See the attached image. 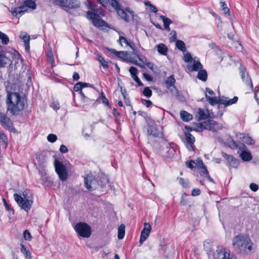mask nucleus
Returning a JSON list of instances; mask_svg holds the SVG:
<instances>
[{
	"label": "nucleus",
	"mask_w": 259,
	"mask_h": 259,
	"mask_svg": "<svg viewBox=\"0 0 259 259\" xmlns=\"http://www.w3.org/2000/svg\"><path fill=\"white\" fill-rule=\"evenodd\" d=\"M7 111H10L13 115L19 114L25 106L24 99L19 93H11L7 95Z\"/></svg>",
	"instance_id": "nucleus-1"
},
{
	"label": "nucleus",
	"mask_w": 259,
	"mask_h": 259,
	"mask_svg": "<svg viewBox=\"0 0 259 259\" xmlns=\"http://www.w3.org/2000/svg\"><path fill=\"white\" fill-rule=\"evenodd\" d=\"M233 246L235 251L239 253H248L252 249V242L250 238L241 234L233 238Z\"/></svg>",
	"instance_id": "nucleus-2"
},
{
	"label": "nucleus",
	"mask_w": 259,
	"mask_h": 259,
	"mask_svg": "<svg viewBox=\"0 0 259 259\" xmlns=\"http://www.w3.org/2000/svg\"><path fill=\"white\" fill-rule=\"evenodd\" d=\"M110 5L116 11L120 17L126 22H128L131 19L134 17V12L129 8L124 10L122 9L121 6L117 0H107Z\"/></svg>",
	"instance_id": "nucleus-3"
},
{
	"label": "nucleus",
	"mask_w": 259,
	"mask_h": 259,
	"mask_svg": "<svg viewBox=\"0 0 259 259\" xmlns=\"http://www.w3.org/2000/svg\"><path fill=\"white\" fill-rule=\"evenodd\" d=\"M205 97L207 100L211 105H213L219 103V104H223L225 107L236 103L238 99V97L236 96L234 97V98L231 99L228 97H222L218 101L216 97H209L207 96L206 94H205Z\"/></svg>",
	"instance_id": "nucleus-4"
},
{
	"label": "nucleus",
	"mask_w": 259,
	"mask_h": 259,
	"mask_svg": "<svg viewBox=\"0 0 259 259\" xmlns=\"http://www.w3.org/2000/svg\"><path fill=\"white\" fill-rule=\"evenodd\" d=\"M27 8H31L33 10L36 8L35 1L34 0H25L22 6L19 7L11 10L12 15L14 17H18V15H20L24 14V13L27 10Z\"/></svg>",
	"instance_id": "nucleus-5"
},
{
	"label": "nucleus",
	"mask_w": 259,
	"mask_h": 259,
	"mask_svg": "<svg viewBox=\"0 0 259 259\" xmlns=\"http://www.w3.org/2000/svg\"><path fill=\"white\" fill-rule=\"evenodd\" d=\"M74 229L77 234L83 238H89L92 234L91 227L84 223H78L75 227Z\"/></svg>",
	"instance_id": "nucleus-6"
},
{
	"label": "nucleus",
	"mask_w": 259,
	"mask_h": 259,
	"mask_svg": "<svg viewBox=\"0 0 259 259\" xmlns=\"http://www.w3.org/2000/svg\"><path fill=\"white\" fill-rule=\"evenodd\" d=\"M24 198L17 193L14 194V198L20 207L26 212L31 208L32 201L27 198L25 194H23Z\"/></svg>",
	"instance_id": "nucleus-7"
},
{
	"label": "nucleus",
	"mask_w": 259,
	"mask_h": 259,
	"mask_svg": "<svg viewBox=\"0 0 259 259\" xmlns=\"http://www.w3.org/2000/svg\"><path fill=\"white\" fill-rule=\"evenodd\" d=\"M232 146L236 148H238L241 150V153L240 154L241 158L244 161H248L251 160L252 155L251 153L247 151H245L246 146L243 143L238 144L237 142L234 140H232Z\"/></svg>",
	"instance_id": "nucleus-8"
},
{
	"label": "nucleus",
	"mask_w": 259,
	"mask_h": 259,
	"mask_svg": "<svg viewBox=\"0 0 259 259\" xmlns=\"http://www.w3.org/2000/svg\"><path fill=\"white\" fill-rule=\"evenodd\" d=\"M55 170L60 179L62 181L67 180L68 174L65 166L60 161L56 159L54 162Z\"/></svg>",
	"instance_id": "nucleus-9"
},
{
	"label": "nucleus",
	"mask_w": 259,
	"mask_h": 259,
	"mask_svg": "<svg viewBox=\"0 0 259 259\" xmlns=\"http://www.w3.org/2000/svg\"><path fill=\"white\" fill-rule=\"evenodd\" d=\"M87 17L92 21L96 27H100L106 26L107 23L100 18L99 15L93 12H87Z\"/></svg>",
	"instance_id": "nucleus-10"
},
{
	"label": "nucleus",
	"mask_w": 259,
	"mask_h": 259,
	"mask_svg": "<svg viewBox=\"0 0 259 259\" xmlns=\"http://www.w3.org/2000/svg\"><path fill=\"white\" fill-rule=\"evenodd\" d=\"M239 71L242 81L245 83V84L247 86H249V88L251 90H252L253 84L252 82L251 79L249 77L246 68L241 64H240Z\"/></svg>",
	"instance_id": "nucleus-11"
},
{
	"label": "nucleus",
	"mask_w": 259,
	"mask_h": 259,
	"mask_svg": "<svg viewBox=\"0 0 259 259\" xmlns=\"http://www.w3.org/2000/svg\"><path fill=\"white\" fill-rule=\"evenodd\" d=\"M84 181L85 188L90 191L94 190L98 187V183L95 177L92 175H87Z\"/></svg>",
	"instance_id": "nucleus-12"
},
{
	"label": "nucleus",
	"mask_w": 259,
	"mask_h": 259,
	"mask_svg": "<svg viewBox=\"0 0 259 259\" xmlns=\"http://www.w3.org/2000/svg\"><path fill=\"white\" fill-rule=\"evenodd\" d=\"M222 155L223 157L227 161V165L233 168H237L239 165V160L235 158L233 155L228 154L225 152H222Z\"/></svg>",
	"instance_id": "nucleus-13"
},
{
	"label": "nucleus",
	"mask_w": 259,
	"mask_h": 259,
	"mask_svg": "<svg viewBox=\"0 0 259 259\" xmlns=\"http://www.w3.org/2000/svg\"><path fill=\"white\" fill-rule=\"evenodd\" d=\"M151 231V226L148 223H145L144 226L141 233L140 243L142 244L148 238Z\"/></svg>",
	"instance_id": "nucleus-14"
},
{
	"label": "nucleus",
	"mask_w": 259,
	"mask_h": 259,
	"mask_svg": "<svg viewBox=\"0 0 259 259\" xmlns=\"http://www.w3.org/2000/svg\"><path fill=\"white\" fill-rule=\"evenodd\" d=\"M80 6V3L78 0H64L62 8L68 9H78Z\"/></svg>",
	"instance_id": "nucleus-15"
},
{
	"label": "nucleus",
	"mask_w": 259,
	"mask_h": 259,
	"mask_svg": "<svg viewBox=\"0 0 259 259\" xmlns=\"http://www.w3.org/2000/svg\"><path fill=\"white\" fill-rule=\"evenodd\" d=\"M147 123V135L148 136H152L154 137H158L159 136V132L155 126V122L151 120L150 121H148Z\"/></svg>",
	"instance_id": "nucleus-16"
},
{
	"label": "nucleus",
	"mask_w": 259,
	"mask_h": 259,
	"mask_svg": "<svg viewBox=\"0 0 259 259\" xmlns=\"http://www.w3.org/2000/svg\"><path fill=\"white\" fill-rule=\"evenodd\" d=\"M4 112L3 115H1V117L0 118V124L4 127L8 129H10L11 127H12V122L10 118L7 116V113Z\"/></svg>",
	"instance_id": "nucleus-17"
},
{
	"label": "nucleus",
	"mask_w": 259,
	"mask_h": 259,
	"mask_svg": "<svg viewBox=\"0 0 259 259\" xmlns=\"http://www.w3.org/2000/svg\"><path fill=\"white\" fill-rule=\"evenodd\" d=\"M228 250V249L223 247L217 248L213 254L214 259H223Z\"/></svg>",
	"instance_id": "nucleus-18"
},
{
	"label": "nucleus",
	"mask_w": 259,
	"mask_h": 259,
	"mask_svg": "<svg viewBox=\"0 0 259 259\" xmlns=\"http://www.w3.org/2000/svg\"><path fill=\"white\" fill-rule=\"evenodd\" d=\"M20 37L23 40L25 44V50L29 51L30 49L29 40L30 36L25 32H21L20 34Z\"/></svg>",
	"instance_id": "nucleus-19"
},
{
	"label": "nucleus",
	"mask_w": 259,
	"mask_h": 259,
	"mask_svg": "<svg viewBox=\"0 0 259 259\" xmlns=\"http://www.w3.org/2000/svg\"><path fill=\"white\" fill-rule=\"evenodd\" d=\"M10 60L6 56V53L0 52V68H4L9 63Z\"/></svg>",
	"instance_id": "nucleus-20"
},
{
	"label": "nucleus",
	"mask_w": 259,
	"mask_h": 259,
	"mask_svg": "<svg viewBox=\"0 0 259 259\" xmlns=\"http://www.w3.org/2000/svg\"><path fill=\"white\" fill-rule=\"evenodd\" d=\"M21 252L25 256V259H31L32 255L29 249L27 246L24 245L23 243L20 244Z\"/></svg>",
	"instance_id": "nucleus-21"
},
{
	"label": "nucleus",
	"mask_w": 259,
	"mask_h": 259,
	"mask_svg": "<svg viewBox=\"0 0 259 259\" xmlns=\"http://www.w3.org/2000/svg\"><path fill=\"white\" fill-rule=\"evenodd\" d=\"M203 68V66L199 61L194 60L193 65L189 67V69L191 71H197Z\"/></svg>",
	"instance_id": "nucleus-22"
},
{
	"label": "nucleus",
	"mask_w": 259,
	"mask_h": 259,
	"mask_svg": "<svg viewBox=\"0 0 259 259\" xmlns=\"http://www.w3.org/2000/svg\"><path fill=\"white\" fill-rule=\"evenodd\" d=\"M37 160L38 167H46L47 159L45 155L43 154L39 155L37 157Z\"/></svg>",
	"instance_id": "nucleus-23"
},
{
	"label": "nucleus",
	"mask_w": 259,
	"mask_h": 259,
	"mask_svg": "<svg viewBox=\"0 0 259 259\" xmlns=\"http://www.w3.org/2000/svg\"><path fill=\"white\" fill-rule=\"evenodd\" d=\"M158 52L162 55H166L168 49L164 44H160L156 46Z\"/></svg>",
	"instance_id": "nucleus-24"
},
{
	"label": "nucleus",
	"mask_w": 259,
	"mask_h": 259,
	"mask_svg": "<svg viewBox=\"0 0 259 259\" xmlns=\"http://www.w3.org/2000/svg\"><path fill=\"white\" fill-rule=\"evenodd\" d=\"M111 52L116 55L117 57L122 59H127V53L125 51H117L114 49H111Z\"/></svg>",
	"instance_id": "nucleus-25"
},
{
	"label": "nucleus",
	"mask_w": 259,
	"mask_h": 259,
	"mask_svg": "<svg viewBox=\"0 0 259 259\" xmlns=\"http://www.w3.org/2000/svg\"><path fill=\"white\" fill-rule=\"evenodd\" d=\"M240 136L239 138L246 144L251 145L254 143L253 140L248 135L246 134H240Z\"/></svg>",
	"instance_id": "nucleus-26"
},
{
	"label": "nucleus",
	"mask_w": 259,
	"mask_h": 259,
	"mask_svg": "<svg viewBox=\"0 0 259 259\" xmlns=\"http://www.w3.org/2000/svg\"><path fill=\"white\" fill-rule=\"evenodd\" d=\"M182 119L184 121H189L192 119V115L186 111H182L180 112Z\"/></svg>",
	"instance_id": "nucleus-27"
},
{
	"label": "nucleus",
	"mask_w": 259,
	"mask_h": 259,
	"mask_svg": "<svg viewBox=\"0 0 259 259\" xmlns=\"http://www.w3.org/2000/svg\"><path fill=\"white\" fill-rule=\"evenodd\" d=\"M160 18L163 21L164 28L168 31H169L170 28L169 26L172 23V21L170 19L166 18L163 15L160 16Z\"/></svg>",
	"instance_id": "nucleus-28"
},
{
	"label": "nucleus",
	"mask_w": 259,
	"mask_h": 259,
	"mask_svg": "<svg viewBox=\"0 0 259 259\" xmlns=\"http://www.w3.org/2000/svg\"><path fill=\"white\" fill-rule=\"evenodd\" d=\"M176 82V80L174 78V76L171 75L169 76L165 81L166 88L169 89L170 88L174 87V85Z\"/></svg>",
	"instance_id": "nucleus-29"
},
{
	"label": "nucleus",
	"mask_w": 259,
	"mask_h": 259,
	"mask_svg": "<svg viewBox=\"0 0 259 259\" xmlns=\"http://www.w3.org/2000/svg\"><path fill=\"white\" fill-rule=\"evenodd\" d=\"M8 145V139L4 133H0V146L6 148Z\"/></svg>",
	"instance_id": "nucleus-30"
},
{
	"label": "nucleus",
	"mask_w": 259,
	"mask_h": 259,
	"mask_svg": "<svg viewBox=\"0 0 259 259\" xmlns=\"http://www.w3.org/2000/svg\"><path fill=\"white\" fill-rule=\"evenodd\" d=\"M197 77L199 79L205 81L207 79V73L205 70L201 69L198 71Z\"/></svg>",
	"instance_id": "nucleus-31"
},
{
	"label": "nucleus",
	"mask_w": 259,
	"mask_h": 259,
	"mask_svg": "<svg viewBox=\"0 0 259 259\" xmlns=\"http://www.w3.org/2000/svg\"><path fill=\"white\" fill-rule=\"evenodd\" d=\"M124 42L126 44L127 46H130L131 48L134 51V44L131 41L128 40L125 37L120 36L119 38V42L120 44L121 45H122V42Z\"/></svg>",
	"instance_id": "nucleus-32"
},
{
	"label": "nucleus",
	"mask_w": 259,
	"mask_h": 259,
	"mask_svg": "<svg viewBox=\"0 0 259 259\" xmlns=\"http://www.w3.org/2000/svg\"><path fill=\"white\" fill-rule=\"evenodd\" d=\"M208 123L209 124V127L211 130L217 131L222 128V127H220L218 123L213 120H208Z\"/></svg>",
	"instance_id": "nucleus-33"
},
{
	"label": "nucleus",
	"mask_w": 259,
	"mask_h": 259,
	"mask_svg": "<svg viewBox=\"0 0 259 259\" xmlns=\"http://www.w3.org/2000/svg\"><path fill=\"white\" fill-rule=\"evenodd\" d=\"M125 235V226L123 224L120 225L118 228V238L122 239Z\"/></svg>",
	"instance_id": "nucleus-34"
},
{
	"label": "nucleus",
	"mask_w": 259,
	"mask_h": 259,
	"mask_svg": "<svg viewBox=\"0 0 259 259\" xmlns=\"http://www.w3.org/2000/svg\"><path fill=\"white\" fill-rule=\"evenodd\" d=\"M197 116L199 120L205 119L207 118L208 115L202 109L199 108L197 112Z\"/></svg>",
	"instance_id": "nucleus-35"
},
{
	"label": "nucleus",
	"mask_w": 259,
	"mask_h": 259,
	"mask_svg": "<svg viewBox=\"0 0 259 259\" xmlns=\"http://www.w3.org/2000/svg\"><path fill=\"white\" fill-rule=\"evenodd\" d=\"M176 47L177 48L182 52L186 51V46L184 42L181 40H177L176 41Z\"/></svg>",
	"instance_id": "nucleus-36"
},
{
	"label": "nucleus",
	"mask_w": 259,
	"mask_h": 259,
	"mask_svg": "<svg viewBox=\"0 0 259 259\" xmlns=\"http://www.w3.org/2000/svg\"><path fill=\"white\" fill-rule=\"evenodd\" d=\"M98 61L100 62V64L104 68H108V65L107 62L104 59V58L101 55H98Z\"/></svg>",
	"instance_id": "nucleus-37"
},
{
	"label": "nucleus",
	"mask_w": 259,
	"mask_h": 259,
	"mask_svg": "<svg viewBox=\"0 0 259 259\" xmlns=\"http://www.w3.org/2000/svg\"><path fill=\"white\" fill-rule=\"evenodd\" d=\"M0 39L2 40V44L4 45H7L9 42V38L8 36L3 32L0 31Z\"/></svg>",
	"instance_id": "nucleus-38"
},
{
	"label": "nucleus",
	"mask_w": 259,
	"mask_h": 259,
	"mask_svg": "<svg viewBox=\"0 0 259 259\" xmlns=\"http://www.w3.org/2000/svg\"><path fill=\"white\" fill-rule=\"evenodd\" d=\"M186 143H194L195 142L194 137L190 133H187L185 134Z\"/></svg>",
	"instance_id": "nucleus-39"
},
{
	"label": "nucleus",
	"mask_w": 259,
	"mask_h": 259,
	"mask_svg": "<svg viewBox=\"0 0 259 259\" xmlns=\"http://www.w3.org/2000/svg\"><path fill=\"white\" fill-rule=\"evenodd\" d=\"M45 168V167H38V169L39 170V174L41 176L42 180L45 179L47 180L48 178L47 177V173Z\"/></svg>",
	"instance_id": "nucleus-40"
},
{
	"label": "nucleus",
	"mask_w": 259,
	"mask_h": 259,
	"mask_svg": "<svg viewBox=\"0 0 259 259\" xmlns=\"http://www.w3.org/2000/svg\"><path fill=\"white\" fill-rule=\"evenodd\" d=\"M178 180L180 184H181L183 187H189L190 185L188 181H185V180L182 178H178Z\"/></svg>",
	"instance_id": "nucleus-41"
},
{
	"label": "nucleus",
	"mask_w": 259,
	"mask_h": 259,
	"mask_svg": "<svg viewBox=\"0 0 259 259\" xmlns=\"http://www.w3.org/2000/svg\"><path fill=\"white\" fill-rule=\"evenodd\" d=\"M152 91L148 88L146 87L144 88L143 94L147 98H150L152 96Z\"/></svg>",
	"instance_id": "nucleus-42"
},
{
	"label": "nucleus",
	"mask_w": 259,
	"mask_h": 259,
	"mask_svg": "<svg viewBox=\"0 0 259 259\" xmlns=\"http://www.w3.org/2000/svg\"><path fill=\"white\" fill-rule=\"evenodd\" d=\"M48 2L52 3V4L59 6L62 8L63 4H64V0H47Z\"/></svg>",
	"instance_id": "nucleus-43"
},
{
	"label": "nucleus",
	"mask_w": 259,
	"mask_h": 259,
	"mask_svg": "<svg viewBox=\"0 0 259 259\" xmlns=\"http://www.w3.org/2000/svg\"><path fill=\"white\" fill-rule=\"evenodd\" d=\"M47 140L48 141L51 143L56 142L57 140V137L56 135L50 134L47 137Z\"/></svg>",
	"instance_id": "nucleus-44"
},
{
	"label": "nucleus",
	"mask_w": 259,
	"mask_h": 259,
	"mask_svg": "<svg viewBox=\"0 0 259 259\" xmlns=\"http://www.w3.org/2000/svg\"><path fill=\"white\" fill-rule=\"evenodd\" d=\"M129 71L133 78L135 77V76H137L138 70L136 67L134 66L131 67L129 69Z\"/></svg>",
	"instance_id": "nucleus-45"
},
{
	"label": "nucleus",
	"mask_w": 259,
	"mask_h": 259,
	"mask_svg": "<svg viewBox=\"0 0 259 259\" xmlns=\"http://www.w3.org/2000/svg\"><path fill=\"white\" fill-rule=\"evenodd\" d=\"M88 130H91V127L90 126H87L85 127H84L82 130V133L83 134L84 137L86 139H88L91 135V133H89L87 132H86V131H87Z\"/></svg>",
	"instance_id": "nucleus-46"
},
{
	"label": "nucleus",
	"mask_w": 259,
	"mask_h": 259,
	"mask_svg": "<svg viewBox=\"0 0 259 259\" xmlns=\"http://www.w3.org/2000/svg\"><path fill=\"white\" fill-rule=\"evenodd\" d=\"M23 237H24V238L26 240H28V241H30L32 238V236L30 234V232L27 230H26L24 231Z\"/></svg>",
	"instance_id": "nucleus-47"
},
{
	"label": "nucleus",
	"mask_w": 259,
	"mask_h": 259,
	"mask_svg": "<svg viewBox=\"0 0 259 259\" xmlns=\"http://www.w3.org/2000/svg\"><path fill=\"white\" fill-rule=\"evenodd\" d=\"M221 5V7L222 8V10L223 11L224 14H230V10L227 7V5L225 4V2H221L220 3Z\"/></svg>",
	"instance_id": "nucleus-48"
},
{
	"label": "nucleus",
	"mask_w": 259,
	"mask_h": 259,
	"mask_svg": "<svg viewBox=\"0 0 259 259\" xmlns=\"http://www.w3.org/2000/svg\"><path fill=\"white\" fill-rule=\"evenodd\" d=\"M184 61L185 62H189L192 61V57L190 53H186L184 56Z\"/></svg>",
	"instance_id": "nucleus-49"
},
{
	"label": "nucleus",
	"mask_w": 259,
	"mask_h": 259,
	"mask_svg": "<svg viewBox=\"0 0 259 259\" xmlns=\"http://www.w3.org/2000/svg\"><path fill=\"white\" fill-rule=\"evenodd\" d=\"M194 164L195 165V167H197L199 169L204 166L202 160L200 158H198L195 161Z\"/></svg>",
	"instance_id": "nucleus-50"
},
{
	"label": "nucleus",
	"mask_w": 259,
	"mask_h": 259,
	"mask_svg": "<svg viewBox=\"0 0 259 259\" xmlns=\"http://www.w3.org/2000/svg\"><path fill=\"white\" fill-rule=\"evenodd\" d=\"M171 36L169 38L170 42H174L177 41V32L175 30H172L170 33Z\"/></svg>",
	"instance_id": "nucleus-51"
},
{
	"label": "nucleus",
	"mask_w": 259,
	"mask_h": 259,
	"mask_svg": "<svg viewBox=\"0 0 259 259\" xmlns=\"http://www.w3.org/2000/svg\"><path fill=\"white\" fill-rule=\"evenodd\" d=\"M139 61H138V64L137 65L142 67L144 68L145 66V62H146V60H144L143 59L141 58L139 56H137Z\"/></svg>",
	"instance_id": "nucleus-52"
},
{
	"label": "nucleus",
	"mask_w": 259,
	"mask_h": 259,
	"mask_svg": "<svg viewBox=\"0 0 259 259\" xmlns=\"http://www.w3.org/2000/svg\"><path fill=\"white\" fill-rule=\"evenodd\" d=\"M100 97H101L102 102L103 104H104L106 105H109V101H108V99L106 98L105 94L103 92L101 93Z\"/></svg>",
	"instance_id": "nucleus-53"
},
{
	"label": "nucleus",
	"mask_w": 259,
	"mask_h": 259,
	"mask_svg": "<svg viewBox=\"0 0 259 259\" xmlns=\"http://www.w3.org/2000/svg\"><path fill=\"white\" fill-rule=\"evenodd\" d=\"M187 195L186 193H184L183 194L182 196V199L181 201V203L182 204L185 205L188 204V200H187Z\"/></svg>",
	"instance_id": "nucleus-54"
},
{
	"label": "nucleus",
	"mask_w": 259,
	"mask_h": 259,
	"mask_svg": "<svg viewBox=\"0 0 259 259\" xmlns=\"http://www.w3.org/2000/svg\"><path fill=\"white\" fill-rule=\"evenodd\" d=\"M4 204H5L6 208L10 211V213L12 212V214H13L14 213V210L13 208L11 207V206L10 205H9L6 202V201L5 199H4Z\"/></svg>",
	"instance_id": "nucleus-55"
},
{
	"label": "nucleus",
	"mask_w": 259,
	"mask_h": 259,
	"mask_svg": "<svg viewBox=\"0 0 259 259\" xmlns=\"http://www.w3.org/2000/svg\"><path fill=\"white\" fill-rule=\"evenodd\" d=\"M200 169H201V172H200V175H202V176H205V177L206 176V175H208V170H207L206 169V167L205 166H202L201 168H200Z\"/></svg>",
	"instance_id": "nucleus-56"
},
{
	"label": "nucleus",
	"mask_w": 259,
	"mask_h": 259,
	"mask_svg": "<svg viewBox=\"0 0 259 259\" xmlns=\"http://www.w3.org/2000/svg\"><path fill=\"white\" fill-rule=\"evenodd\" d=\"M81 82H77L74 87V90L75 92L80 91L82 89Z\"/></svg>",
	"instance_id": "nucleus-57"
},
{
	"label": "nucleus",
	"mask_w": 259,
	"mask_h": 259,
	"mask_svg": "<svg viewBox=\"0 0 259 259\" xmlns=\"http://www.w3.org/2000/svg\"><path fill=\"white\" fill-rule=\"evenodd\" d=\"M51 106L55 110H58L60 108V105L58 101H54L52 103Z\"/></svg>",
	"instance_id": "nucleus-58"
},
{
	"label": "nucleus",
	"mask_w": 259,
	"mask_h": 259,
	"mask_svg": "<svg viewBox=\"0 0 259 259\" xmlns=\"http://www.w3.org/2000/svg\"><path fill=\"white\" fill-rule=\"evenodd\" d=\"M249 188L253 192H256L258 189V185L253 183L250 184Z\"/></svg>",
	"instance_id": "nucleus-59"
},
{
	"label": "nucleus",
	"mask_w": 259,
	"mask_h": 259,
	"mask_svg": "<svg viewBox=\"0 0 259 259\" xmlns=\"http://www.w3.org/2000/svg\"><path fill=\"white\" fill-rule=\"evenodd\" d=\"M47 57L48 58V61L51 63L53 64L54 62L53 59V55L51 51L48 52L47 53Z\"/></svg>",
	"instance_id": "nucleus-60"
},
{
	"label": "nucleus",
	"mask_w": 259,
	"mask_h": 259,
	"mask_svg": "<svg viewBox=\"0 0 259 259\" xmlns=\"http://www.w3.org/2000/svg\"><path fill=\"white\" fill-rule=\"evenodd\" d=\"M170 92L172 96L176 97L179 93V92L175 87H173L171 89H169Z\"/></svg>",
	"instance_id": "nucleus-61"
},
{
	"label": "nucleus",
	"mask_w": 259,
	"mask_h": 259,
	"mask_svg": "<svg viewBox=\"0 0 259 259\" xmlns=\"http://www.w3.org/2000/svg\"><path fill=\"white\" fill-rule=\"evenodd\" d=\"M142 103L145 105L147 107H149L152 105V102L150 100H147L145 99H142L141 100Z\"/></svg>",
	"instance_id": "nucleus-62"
},
{
	"label": "nucleus",
	"mask_w": 259,
	"mask_h": 259,
	"mask_svg": "<svg viewBox=\"0 0 259 259\" xmlns=\"http://www.w3.org/2000/svg\"><path fill=\"white\" fill-rule=\"evenodd\" d=\"M195 163V160H190V161H186V166L191 169H193L195 166L193 165V164Z\"/></svg>",
	"instance_id": "nucleus-63"
},
{
	"label": "nucleus",
	"mask_w": 259,
	"mask_h": 259,
	"mask_svg": "<svg viewBox=\"0 0 259 259\" xmlns=\"http://www.w3.org/2000/svg\"><path fill=\"white\" fill-rule=\"evenodd\" d=\"M224 257L223 259H235L233 255L231 254L230 251L229 250L227 251V253H226L225 256Z\"/></svg>",
	"instance_id": "nucleus-64"
}]
</instances>
